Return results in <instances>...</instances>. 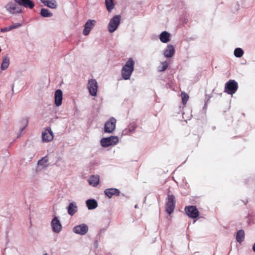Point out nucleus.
Returning <instances> with one entry per match:
<instances>
[{
    "label": "nucleus",
    "mask_w": 255,
    "mask_h": 255,
    "mask_svg": "<svg viewBox=\"0 0 255 255\" xmlns=\"http://www.w3.org/2000/svg\"><path fill=\"white\" fill-rule=\"evenodd\" d=\"M175 207V198L173 195H168L166 203V211L170 215L173 213Z\"/></svg>",
    "instance_id": "obj_2"
},
{
    "label": "nucleus",
    "mask_w": 255,
    "mask_h": 255,
    "mask_svg": "<svg viewBox=\"0 0 255 255\" xmlns=\"http://www.w3.org/2000/svg\"><path fill=\"white\" fill-rule=\"evenodd\" d=\"M243 202L245 203V204H246V203L247 202H247H245V201H243Z\"/></svg>",
    "instance_id": "obj_38"
},
{
    "label": "nucleus",
    "mask_w": 255,
    "mask_h": 255,
    "mask_svg": "<svg viewBox=\"0 0 255 255\" xmlns=\"http://www.w3.org/2000/svg\"><path fill=\"white\" fill-rule=\"evenodd\" d=\"M9 64V58L7 55L5 56L3 58L1 64V69L4 70L8 67Z\"/></svg>",
    "instance_id": "obj_23"
},
{
    "label": "nucleus",
    "mask_w": 255,
    "mask_h": 255,
    "mask_svg": "<svg viewBox=\"0 0 255 255\" xmlns=\"http://www.w3.org/2000/svg\"><path fill=\"white\" fill-rule=\"evenodd\" d=\"M87 88L91 96H96L97 95L98 83L95 79H90L88 81Z\"/></svg>",
    "instance_id": "obj_7"
},
{
    "label": "nucleus",
    "mask_w": 255,
    "mask_h": 255,
    "mask_svg": "<svg viewBox=\"0 0 255 255\" xmlns=\"http://www.w3.org/2000/svg\"><path fill=\"white\" fill-rule=\"evenodd\" d=\"M255 217V215L252 214H249L248 218L249 219V221L248 222H251L252 220H253Z\"/></svg>",
    "instance_id": "obj_31"
},
{
    "label": "nucleus",
    "mask_w": 255,
    "mask_h": 255,
    "mask_svg": "<svg viewBox=\"0 0 255 255\" xmlns=\"http://www.w3.org/2000/svg\"><path fill=\"white\" fill-rule=\"evenodd\" d=\"M16 2L24 7L32 8L34 4L30 0H14Z\"/></svg>",
    "instance_id": "obj_17"
},
{
    "label": "nucleus",
    "mask_w": 255,
    "mask_h": 255,
    "mask_svg": "<svg viewBox=\"0 0 255 255\" xmlns=\"http://www.w3.org/2000/svg\"><path fill=\"white\" fill-rule=\"evenodd\" d=\"M99 177L98 175H92L88 179V182L90 185L94 187L97 186L99 183Z\"/></svg>",
    "instance_id": "obj_18"
},
{
    "label": "nucleus",
    "mask_w": 255,
    "mask_h": 255,
    "mask_svg": "<svg viewBox=\"0 0 255 255\" xmlns=\"http://www.w3.org/2000/svg\"><path fill=\"white\" fill-rule=\"evenodd\" d=\"M55 104L57 106H60L62 104L63 99L62 92L61 90H57L55 92Z\"/></svg>",
    "instance_id": "obj_14"
},
{
    "label": "nucleus",
    "mask_w": 255,
    "mask_h": 255,
    "mask_svg": "<svg viewBox=\"0 0 255 255\" xmlns=\"http://www.w3.org/2000/svg\"><path fill=\"white\" fill-rule=\"evenodd\" d=\"M238 83L234 80H229L225 85V92L229 94H234L238 89Z\"/></svg>",
    "instance_id": "obj_4"
},
{
    "label": "nucleus",
    "mask_w": 255,
    "mask_h": 255,
    "mask_svg": "<svg viewBox=\"0 0 255 255\" xmlns=\"http://www.w3.org/2000/svg\"><path fill=\"white\" fill-rule=\"evenodd\" d=\"M5 7L11 14L21 12V9L15 3H8L5 5Z\"/></svg>",
    "instance_id": "obj_10"
},
{
    "label": "nucleus",
    "mask_w": 255,
    "mask_h": 255,
    "mask_svg": "<svg viewBox=\"0 0 255 255\" xmlns=\"http://www.w3.org/2000/svg\"><path fill=\"white\" fill-rule=\"evenodd\" d=\"M116 120L114 118H111L109 121L105 124V131L106 132L111 133L115 129Z\"/></svg>",
    "instance_id": "obj_8"
},
{
    "label": "nucleus",
    "mask_w": 255,
    "mask_h": 255,
    "mask_svg": "<svg viewBox=\"0 0 255 255\" xmlns=\"http://www.w3.org/2000/svg\"><path fill=\"white\" fill-rule=\"evenodd\" d=\"M170 33L165 31L160 34L159 39L162 42L167 43L170 41Z\"/></svg>",
    "instance_id": "obj_19"
},
{
    "label": "nucleus",
    "mask_w": 255,
    "mask_h": 255,
    "mask_svg": "<svg viewBox=\"0 0 255 255\" xmlns=\"http://www.w3.org/2000/svg\"><path fill=\"white\" fill-rule=\"evenodd\" d=\"M253 250L255 253V243H254V244L253 246Z\"/></svg>",
    "instance_id": "obj_36"
},
{
    "label": "nucleus",
    "mask_w": 255,
    "mask_h": 255,
    "mask_svg": "<svg viewBox=\"0 0 255 255\" xmlns=\"http://www.w3.org/2000/svg\"><path fill=\"white\" fill-rule=\"evenodd\" d=\"M168 63L166 61L161 63V66L159 67V70L160 71H165L168 67Z\"/></svg>",
    "instance_id": "obj_27"
},
{
    "label": "nucleus",
    "mask_w": 255,
    "mask_h": 255,
    "mask_svg": "<svg viewBox=\"0 0 255 255\" xmlns=\"http://www.w3.org/2000/svg\"><path fill=\"white\" fill-rule=\"evenodd\" d=\"M185 212L191 218L195 219L199 216V212L195 206H189L185 207Z\"/></svg>",
    "instance_id": "obj_6"
},
{
    "label": "nucleus",
    "mask_w": 255,
    "mask_h": 255,
    "mask_svg": "<svg viewBox=\"0 0 255 255\" xmlns=\"http://www.w3.org/2000/svg\"><path fill=\"white\" fill-rule=\"evenodd\" d=\"M245 238V232L243 230L240 229V243L244 241Z\"/></svg>",
    "instance_id": "obj_29"
},
{
    "label": "nucleus",
    "mask_w": 255,
    "mask_h": 255,
    "mask_svg": "<svg viewBox=\"0 0 255 255\" xmlns=\"http://www.w3.org/2000/svg\"><path fill=\"white\" fill-rule=\"evenodd\" d=\"M236 240L238 242H239V231L237 232Z\"/></svg>",
    "instance_id": "obj_34"
},
{
    "label": "nucleus",
    "mask_w": 255,
    "mask_h": 255,
    "mask_svg": "<svg viewBox=\"0 0 255 255\" xmlns=\"http://www.w3.org/2000/svg\"><path fill=\"white\" fill-rule=\"evenodd\" d=\"M40 14L44 17H51L52 15V13L46 8H42L41 9Z\"/></svg>",
    "instance_id": "obj_25"
},
{
    "label": "nucleus",
    "mask_w": 255,
    "mask_h": 255,
    "mask_svg": "<svg viewBox=\"0 0 255 255\" xmlns=\"http://www.w3.org/2000/svg\"><path fill=\"white\" fill-rule=\"evenodd\" d=\"M95 20H88L84 25L83 33L84 35H88L95 25Z\"/></svg>",
    "instance_id": "obj_12"
},
{
    "label": "nucleus",
    "mask_w": 255,
    "mask_h": 255,
    "mask_svg": "<svg viewBox=\"0 0 255 255\" xmlns=\"http://www.w3.org/2000/svg\"><path fill=\"white\" fill-rule=\"evenodd\" d=\"M20 26H21L20 24L15 23L14 25L10 26L11 27L12 29H13L14 28H18V27H20Z\"/></svg>",
    "instance_id": "obj_33"
},
{
    "label": "nucleus",
    "mask_w": 255,
    "mask_h": 255,
    "mask_svg": "<svg viewBox=\"0 0 255 255\" xmlns=\"http://www.w3.org/2000/svg\"><path fill=\"white\" fill-rule=\"evenodd\" d=\"M53 138V132L49 128H47L42 133V139L44 142H49L51 141Z\"/></svg>",
    "instance_id": "obj_9"
},
{
    "label": "nucleus",
    "mask_w": 255,
    "mask_h": 255,
    "mask_svg": "<svg viewBox=\"0 0 255 255\" xmlns=\"http://www.w3.org/2000/svg\"><path fill=\"white\" fill-rule=\"evenodd\" d=\"M12 30L11 27L10 26H9L4 27L3 28H1L0 29V31L2 32H7L9 30Z\"/></svg>",
    "instance_id": "obj_30"
},
{
    "label": "nucleus",
    "mask_w": 255,
    "mask_h": 255,
    "mask_svg": "<svg viewBox=\"0 0 255 255\" xmlns=\"http://www.w3.org/2000/svg\"><path fill=\"white\" fill-rule=\"evenodd\" d=\"M48 161V159L47 156L43 157L41 159L38 161V164L40 165H44Z\"/></svg>",
    "instance_id": "obj_28"
},
{
    "label": "nucleus",
    "mask_w": 255,
    "mask_h": 255,
    "mask_svg": "<svg viewBox=\"0 0 255 255\" xmlns=\"http://www.w3.org/2000/svg\"><path fill=\"white\" fill-rule=\"evenodd\" d=\"M88 231V227L85 224H81L79 226L75 227L73 229V231L78 234L85 235Z\"/></svg>",
    "instance_id": "obj_11"
},
{
    "label": "nucleus",
    "mask_w": 255,
    "mask_h": 255,
    "mask_svg": "<svg viewBox=\"0 0 255 255\" xmlns=\"http://www.w3.org/2000/svg\"><path fill=\"white\" fill-rule=\"evenodd\" d=\"M175 53L174 47L172 45H167L166 48L164 50V55L167 58L172 57Z\"/></svg>",
    "instance_id": "obj_16"
},
{
    "label": "nucleus",
    "mask_w": 255,
    "mask_h": 255,
    "mask_svg": "<svg viewBox=\"0 0 255 255\" xmlns=\"http://www.w3.org/2000/svg\"><path fill=\"white\" fill-rule=\"evenodd\" d=\"M43 255H48V254L47 253H45V254H43Z\"/></svg>",
    "instance_id": "obj_39"
},
{
    "label": "nucleus",
    "mask_w": 255,
    "mask_h": 255,
    "mask_svg": "<svg viewBox=\"0 0 255 255\" xmlns=\"http://www.w3.org/2000/svg\"><path fill=\"white\" fill-rule=\"evenodd\" d=\"M241 64H244L246 63V60H245V62H240Z\"/></svg>",
    "instance_id": "obj_37"
},
{
    "label": "nucleus",
    "mask_w": 255,
    "mask_h": 255,
    "mask_svg": "<svg viewBox=\"0 0 255 255\" xmlns=\"http://www.w3.org/2000/svg\"><path fill=\"white\" fill-rule=\"evenodd\" d=\"M121 16L117 15L114 16L110 21L108 25V30L112 33L117 30L121 21Z\"/></svg>",
    "instance_id": "obj_3"
},
{
    "label": "nucleus",
    "mask_w": 255,
    "mask_h": 255,
    "mask_svg": "<svg viewBox=\"0 0 255 255\" xmlns=\"http://www.w3.org/2000/svg\"><path fill=\"white\" fill-rule=\"evenodd\" d=\"M134 61L132 58H129L122 69V76L124 79H130L134 70Z\"/></svg>",
    "instance_id": "obj_1"
},
{
    "label": "nucleus",
    "mask_w": 255,
    "mask_h": 255,
    "mask_svg": "<svg viewBox=\"0 0 255 255\" xmlns=\"http://www.w3.org/2000/svg\"><path fill=\"white\" fill-rule=\"evenodd\" d=\"M234 55L237 57H239V47L236 48L234 51Z\"/></svg>",
    "instance_id": "obj_32"
},
{
    "label": "nucleus",
    "mask_w": 255,
    "mask_h": 255,
    "mask_svg": "<svg viewBox=\"0 0 255 255\" xmlns=\"http://www.w3.org/2000/svg\"><path fill=\"white\" fill-rule=\"evenodd\" d=\"M105 3L108 11H111L114 7L113 0H105Z\"/></svg>",
    "instance_id": "obj_24"
},
{
    "label": "nucleus",
    "mask_w": 255,
    "mask_h": 255,
    "mask_svg": "<svg viewBox=\"0 0 255 255\" xmlns=\"http://www.w3.org/2000/svg\"><path fill=\"white\" fill-rule=\"evenodd\" d=\"M104 193L106 196L109 198L112 197L113 195L119 196L120 194V191L116 188H108L106 189Z\"/></svg>",
    "instance_id": "obj_15"
},
{
    "label": "nucleus",
    "mask_w": 255,
    "mask_h": 255,
    "mask_svg": "<svg viewBox=\"0 0 255 255\" xmlns=\"http://www.w3.org/2000/svg\"><path fill=\"white\" fill-rule=\"evenodd\" d=\"M182 98V103L184 105H185L189 99L188 95L184 92H182L181 94Z\"/></svg>",
    "instance_id": "obj_26"
},
{
    "label": "nucleus",
    "mask_w": 255,
    "mask_h": 255,
    "mask_svg": "<svg viewBox=\"0 0 255 255\" xmlns=\"http://www.w3.org/2000/svg\"><path fill=\"white\" fill-rule=\"evenodd\" d=\"M77 211V207L74 202L71 203L68 207V213L69 215H73Z\"/></svg>",
    "instance_id": "obj_22"
},
{
    "label": "nucleus",
    "mask_w": 255,
    "mask_h": 255,
    "mask_svg": "<svg viewBox=\"0 0 255 255\" xmlns=\"http://www.w3.org/2000/svg\"><path fill=\"white\" fill-rule=\"evenodd\" d=\"M244 54V50L240 48V57H241Z\"/></svg>",
    "instance_id": "obj_35"
},
{
    "label": "nucleus",
    "mask_w": 255,
    "mask_h": 255,
    "mask_svg": "<svg viewBox=\"0 0 255 255\" xmlns=\"http://www.w3.org/2000/svg\"><path fill=\"white\" fill-rule=\"evenodd\" d=\"M51 226L53 231L55 233H59L62 229V226L57 217H55L51 221Z\"/></svg>",
    "instance_id": "obj_13"
},
{
    "label": "nucleus",
    "mask_w": 255,
    "mask_h": 255,
    "mask_svg": "<svg viewBox=\"0 0 255 255\" xmlns=\"http://www.w3.org/2000/svg\"><path fill=\"white\" fill-rule=\"evenodd\" d=\"M118 142L119 138L117 136H111L109 137L102 138L101 140V144L102 146L106 147L115 145Z\"/></svg>",
    "instance_id": "obj_5"
},
{
    "label": "nucleus",
    "mask_w": 255,
    "mask_h": 255,
    "mask_svg": "<svg viewBox=\"0 0 255 255\" xmlns=\"http://www.w3.org/2000/svg\"><path fill=\"white\" fill-rule=\"evenodd\" d=\"M45 5L51 8H56L57 4L56 1L54 0H40Z\"/></svg>",
    "instance_id": "obj_21"
},
{
    "label": "nucleus",
    "mask_w": 255,
    "mask_h": 255,
    "mask_svg": "<svg viewBox=\"0 0 255 255\" xmlns=\"http://www.w3.org/2000/svg\"><path fill=\"white\" fill-rule=\"evenodd\" d=\"M86 205L89 210L94 209L98 206V203L94 199H89L87 200Z\"/></svg>",
    "instance_id": "obj_20"
}]
</instances>
